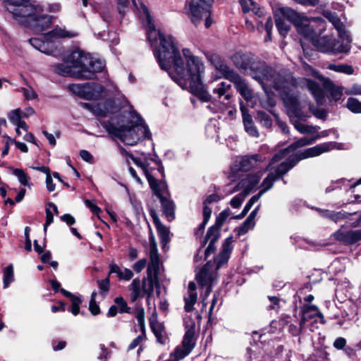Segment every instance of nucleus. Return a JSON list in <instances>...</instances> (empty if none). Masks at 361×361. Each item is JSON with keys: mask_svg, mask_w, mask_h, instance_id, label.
I'll return each instance as SVG.
<instances>
[{"mask_svg": "<svg viewBox=\"0 0 361 361\" xmlns=\"http://www.w3.org/2000/svg\"><path fill=\"white\" fill-rule=\"evenodd\" d=\"M147 38L161 69L169 71L173 67L177 75L172 78L183 89L189 90L204 102L211 101L212 95L205 89L201 78L204 66L198 57L193 56L189 49H183L185 65L173 37L156 30L154 26H149Z\"/></svg>", "mask_w": 361, "mask_h": 361, "instance_id": "nucleus-1", "label": "nucleus"}, {"mask_svg": "<svg viewBox=\"0 0 361 361\" xmlns=\"http://www.w3.org/2000/svg\"><path fill=\"white\" fill-rule=\"evenodd\" d=\"M123 117L126 119L122 120V124L118 126L112 122H104L102 125L110 134L118 137L126 145H134L149 137V129L140 117L132 113H128Z\"/></svg>", "mask_w": 361, "mask_h": 361, "instance_id": "nucleus-2", "label": "nucleus"}, {"mask_svg": "<svg viewBox=\"0 0 361 361\" xmlns=\"http://www.w3.org/2000/svg\"><path fill=\"white\" fill-rule=\"evenodd\" d=\"M266 86H271L280 92L290 121L294 118L306 119L301 111L298 97L292 93L294 84L291 75L287 71H276Z\"/></svg>", "mask_w": 361, "mask_h": 361, "instance_id": "nucleus-3", "label": "nucleus"}, {"mask_svg": "<svg viewBox=\"0 0 361 361\" xmlns=\"http://www.w3.org/2000/svg\"><path fill=\"white\" fill-rule=\"evenodd\" d=\"M231 61L239 71L249 73L263 88L276 72L264 62L255 59L250 53L237 52L232 56Z\"/></svg>", "mask_w": 361, "mask_h": 361, "instance_id": "nucleus-4", "label": "nucleus"}, {"mask_svg": "<svg viewBox=\"0 0 361 361\" xmlns=\"http://www.w3.org/2000/svg\"><path fill=\"white\" fill-rule=\"evenodd\" d=\"M341 144L336 142H325L314 147L306 149L302 152H299L290 157L286 161L282 162L277 169L273 171L279 179L281 176L286 174L296 164L304 159L314 157L322 154L324 152H329L333 149H341Z\"/></svg>", "mask_w": 361, "mask_h": 361, "instance_id": "nucleus-5", "label": "nucleus"}, {"mask_svg": "<svg viewBox=\"0 0 361 361\" xmlns=\"http://www.w3.org/2000/svg\"><path fill=\"white\" fill-rule=\"evenodd\" d=\"M66 59L67 62H70L74 69L83 73H85V72L90 73V78L87 80L94 79L95 73L101 72L105 66L102 61L92 57L89 54L79 49L72 51Z\"/></svg>", "mask_w": 361, "mask_h": 361, "instance_id": "nucleus-6", "label": "nucleus"}, {"mask_svg": "<svg viewBox=\"0 0 361 361\" xmlns=\"http://www.w3.org/2000/svg\"><path fill=\"white\" fill-rule=\"evenodd\" d=\"M299 33L305 38L309 39L313 45L320 51L338 53L346 52L349 49L350 43L343 40L342 44L336 42L330 37H317L310 26H302L299 28Z\"/></svg>", "mask_w": 361, "mask_h": 361, "instance_id": "nucleus-7", "label": "nucleus"}, {"mask_svg": "<svg viewBox=\"0 0 361 361\" xmlns=\"http://www.w3.org/2000/svg\"><path fill=\"white\" fill-rule=\"evenodd\" d=\"M29 0H3L7 11L19 23H26L30 21L36 13H42L41 6H35L29 4Z\"/></svg>", "mask_w": 361, "mask_h": 361, "instance_id": "nucleus-8", "label": "nucleus"}, {"mask_svg": "<svg viewBox=\"0 0 361 361\" xmlns=\"http://www.w3.org/2000/svg\"><path fill=\"white\" fill-rule=\"evenodd\" d=\"M149 257L150 262L147 267V284L144 280L143 292L150 296L153 292L154 286H159V258L155 240L153 237L149 238Z\"/></svg>", "mask_w": 361, "mask_h": 361, "instance_id": "nucleus-9", "label": "nucleus"}, {"mask_svg": "<svg viewBox=\"0 0 361 361\" xmlns=\"http://www.w3.org/2000/svg\"><path fill=\"white\" fill-rule=\"evenodd\" d=\"M213 0H191L189 4V17L192 22L197 25L201 20L205 18L204 25L209 28L212 21L209 18L210 6Z\"/></svg>", "mask_w": 361, "mask_h": 361, "instance_id": "nucleus-10", "label": "nucleus"}, {"mask_svg": "<svg viewBox=\"0 0 361 361\" xmlns=\"http://www.w3.org/2000/svg\"><path fill=\"white\" fill-rule=\"evenodd\" d=\"M69 89L85 99L97 100L106 95L104 87L94 82H86L83 85L73 84L69 86Z\"/></svg>", "mask_w": 361, "mask_h": 361, "instance_id": "nucleus-11", "label": "nucleus"}, {"mask_svg": "<svg viewBox=\"0 0 361 361\" xmlns=\"http://www.w3.org/2000/svg\"><path fill=\"white\" fill-rule=\"evenodd\" d=\"M262 161V158L259 154L241 157L236 159L231 166L228 173V178L234 181L237 178V173L239 171H247L257 166L259 162Z\"/></svg>", "mask_w": 361, "mask_h": 361, "instance_id": "nucleus-12", "label": "nucleus"}, {"mask_svg": "<svg viewBox=\"0 0 361 361\" xmlns=\"http://www.w3.org/2000/svg\"><path fill=\"white\" fill-rule=\"evenodd\" d=\"M240 4L244 13H251L254 23L259 32L264 30L262 19L264 18L263 11L257 6L253 0H240Z\"/></svg>", "mask_w": 361, "mask_h": 361, "instance_id": "nucleus-13", "label": "nucleus"}, {"mask_svg": "<svg viewBox=\"0 0 361 361\" xmlns=\"http://www.w3.org/2000/svg\"><path fill=\"white\" fill-rule=\"evenodd\" d=\"M53 67L54 72L62 76L73 77L77 79H87L90 78L88 72L83 73L82 72L78 71L77 69H74L70 62H67L66 57L62 63L56 64Z\"/></svg>", "mask_w": 361, "mask_h": 361, "instance_id": "nucleus-14", "label": "nucleus"}, {"mask_svg": "<svg viewBox=\"0 0 361 361\" xmlns=\"http://www.w3.org/2000/svg\"><path fill=\"white\" fill-rule=\"evenodd\" d=\"M261 176L258 174H249L245 178L242 179L237 185H235L228 194H233L242 190L244 197H246L259 183Z\"/></svg>", "mask_w": 361, "mask_h": 361, "instance_id": "nucleus-15", "label": "nucleus"}, {"mask_svg": "<svg viewBox=\"0 0 361 361\" xmlns=\"http://www.w3.org/2000/svg\"><path fill=\"white\" fill-rule=\"evenodd\" d=\"M304 68L306 71H310L313 76L318 78L322 82L324 88L329 92L334 100L338 101L341 99L342 96V87L336 86L331 80L324 78L320 75L317 71L313 70L309 65L305 64Z\"/></svg>", "mask_w": 361, "mask_h": 361, "instance_id": "nucleus-16", "label": "nucleus"}, {"mask_svg": "<svg viewBox=\"0 0 361 361\" xmlns=\"http://www.w3.org/2000/svg\"><path fill=\"white\" fill-rule=\"evenodd\" d=\"M207 58L214 68L226 79L230 80L237 73L219 55L207 54Z\"/></svg>", "mask_w": 361, "mask_h": 361, "instance_id": "nucleus-17", "label": "nucleus"}, {"mask_svg": "<svg viewBox=\"0 0 361 361\" xmlns=\"http://www.w3.org/2000/svg\"><path fill=\"white\" fill-rule=\"evenodd\" d=\"M276 16L281 17L283 20H287L288 21L293 23L297 27L298 32L300 27L309 26L303 23L304 18L300 14L288 7L279 8Z\"/></svg>", "mask_w": 361, "mask_h": 361, "instance_id": "nucleus-18", "label": "nucleus"}, {"mask_svg": "<svg viewBox=\"0 0 361 361\" xmlns=\"http://www.w3.org/2000/svg\"><path fill=\"white\" fill-rule=\"evenodd\" d=\"M166 188V183L164 182L157 183V190L154 191V194L159 198L161 203L164 213L166 214L168 220L171 221L174 219V204L162 196V190Z\"/></svg>", "mask_w": 361, "mask_h": 361, "instance_id": "nucleus-19", "label": "nucleus"}, {"mask_svg": "<svg viewBox=\"0 0 361 361\" xmlns=\"http://www.w3.org/2000/svg\"><path fill=\"white\" fill-rule=\"evenodd\" d=\"M209 85L212 90V92L217 95L218 99L224 98V100L228 101L231 98L229 91L231 89V85L226 82H218V80L215 79L212 81Z\"/></svg>", "mask_w": 361, "mask_h": 361, "instance_id": "nucleus-20", "label": "nucleus"}, {"mask_svg": "<svg viewBox=\"0 0 361 361\" xmlns=\"http://www.w3.org/2000/svg\"><path fill=\"white\" fill-rule=\"evenodd\" d=\"M310 311H314V314H318L321 317H322V314L319 312L318 307L315 305H305L302 309V317L300 321V326L297 327L295 325L291 324L289 326V331L294 336L298 335L300 331L305 328V323L307 321V317H310L312 315H308L307 314Z\"/></svg>", "mask_w": 361, "mask_h": 361, "instance_id": "nucleus-21", "label": "nucleus"}, {"mask_svg": "<svg viewBox=\"0 0 361 361\" xmlns=\"http://www.w3.org/2000/svg\"><path fill=\"white\" fill-rule=\"evenodd\" d=\"M316 139H317V137H312V138L302 137V138L298 140L297 141L292 143L287 149L275 154L273 157V158L271 159V164L279 161L284 157V155L287 151L295 150L297 148L305 147V146L309 145H312L315 142Z\"/></svg>", "mask_w": 361, "mask_h": 361, "instance_id": "nucleus-22", "label": "nucleus"}, {"mask_svg": "<svg viewBox=\"0 0 361 361\" xmlns=\"http://www.w3.org/2000/svg\"><path fill=\"white\" fill-rule=\"evenodd\" d=\"M214 279V273L213 271V266L210 262H207L196 275V280L201 287L212 285Z\"/></svg>", "mask_w": 361, "mask_h": 361, "instance_id": "nucleus-23", "label": "nucleus"}, {"mask_svg": "<svg viewBox=\"0 0 361 361\" xmlns=\"http://www.w3.org/2000/svg\"><path fill=\"white\" fill-rule=\"evenodd\" d=\"M230 81L233 83L237 91L246 100H250L252 97V92L248 87L246 81L237 73Z\"/></svg>", "mask_w": 361, "mask_h": 361, "instance_id": "nucleus-24", "label": "nucleus"}, {"mask_svg": "<svg viewBox=\"0 0 361 361\" xmlns=\"http://www.w3.org/2000/svg\"><path fill=\"white\" fill-rule=\"evenodd\" d=\"M233 242V238L232 236L227 238L223 245L222 250L220 254L215 258V262L216 264V269H219L224 264L227 262L230 254L232 251V243Z\"/></svg>", "mask_w": 361, "mask_h": 361, "instance_id": "nucleus-25", "label": "nucleus"}, {"mask_svg": "<svg viewBox=\"0 0 361 361\" xmlns=\"http://www.w3.org/2000/svg\"><path fill=\"white\" fill-rule=\"evenodd\" d=\"M39 13H36L32 20L27 22V25L43 31L50 26L51 20L49 16H39Z\"/></svg>", "mask_w": 361, "mask_h": 361, "instance_id": "nucleus-26", "label": "nucleus"}, {"mask_svg": "<svg viewBox=\"0 0 361 361\" xmlns=\"http://www.w3.org/2000/svg\"><path fill=\"white\" fill-rule=\"evenodd\" d=\"M243 114V121L246 132L252 137H257L259 136L258 130L254 124L252 116L247 113V110L241 107Z\"/></svg>", "mask_w": 361, "mask_h": 361, "instance_id": "nucleus-27", "label": "nucleus"}, {"mask_svg": "<svg viewBox=\"0 0 361 361\" xmlns=\"http://www.w3.org/2000/svg\"><path fill=\"white\" fill-rule=\"evenodd\" d=\"M130 0H116L118 4V9L120 13H125L126 11L130 4ZM135 8L138 11H142L147 16L149 12L146 6H145L140 0H131Z\"/></svg>", "mask_w": 361, "mask_h": 361, "instance_id": "nucleus-28", "label": "nucleus"}, {"mask_svg": "<svg viewBox=\"0 0 361 361\" xmlns=\"http://www.w3.org/2000/svg\"><path fill=\"white\" fill-rule=\"evenodd\" d=\"M78 33L75 31L67 30L65 28L57 27L52 31L45 35L47 39H51L53 38H73L75 37Z\"/></svg>", "mask_w": 361, "mask_h": 361, "instance_id": "nucleus-29", "label": "nucleus"}, {"mask_svg": "<svg viewBox=\"0 0 361 361\" xmlns=\"http://www.w3.org/2000/svg\"><path fill=\"white\" fill-rule=\"evenodd\" d=\"M219 238V231H218L217 228H216L214 227H211L208 230V231L207 233V235H206L207 240L209 239H211V240H210V242L209 243L207 248L204 251L205 258H207L210 253L214 252V250H215L214 244L217 241Z\"/></svg>", "mask_w": 361, "mask_h": 361, "instance_id": "nucleus-30", "label": "nucleus"}, {"mask_svg": "<svg viewBox=\"0 0 361 361\" xmlns=\"http://www.w3.org/2000/svg\"><path fill=\"white\" fill-rule=\"evenodd\" d=\"M307 86L308 90L311 92L313 97H314L317 104H322L324 98V92L319 85L310 80H307Z\"/></svg>", "mask_w": 361, "mask_h": 361, "instance_id": "nucleus-31", "label": "nucleus"}, {"mask_svg": "<svg viewBox=\"0 0 361 361\" xmlns=\"http://www.w3.org/2000/svg\"><path fill=\"white\" fill-rule=\"evenodd\" d=\"M329 20L334 25L335 28L338 30L339 37L347 43L351 42V39L349 35L345 32L343 23L341 20L335 16L329 13Z\"/></svg>", "mask_w": 361, "mask_h": 361, "instance_id": "nucleus-32", "label": "nucleus"}, {"mask_svg": "<svg viewBox=\"0 0 361 361\" xmlns=\"http://www.w3.org/2000/svg\"><path fill=\"white\" fill-rule=\"evenodd\" d=\"M133 161H134V163L139 167H140L142 169V170L143 171V172L145 173V176L149 182V186L151 188V189L153 190V191H156L157 193H158V190H157V180H156L155 178H154L147 171L145 165L144 164V163H142L139 159L137 158H134V157H131Z\"/></svg>", "mask_w": 361, "mask_h": 361, "instance_id": "nucleus-33", "label": "nucleus"}, {"mask_svg": "<svg viewBox=\"0 0 361 361\" xmlns=\"http://www.w3.org/2000/svg\"><path fill=\"white\" fill-rule=\"evenodd\" d=\"M152 216L153 219V221L158 230L162 243H167L169 240V230L164 225L161 224L158 216L155 214L154 212H152Z\"/></svg>", "mask_w": 361, "mask_h": 361, "instance_id": "nucleus-34", "label": "nucleus"}, {"mask_svg": "<svg viewBox=\"0 0 361 361\" xmlns=\"http://www.w3.org/2000/svg\"><path fill=\"white\" fill-rule=\"evenodd\" d=\"M81 106L86 109L92 111L94 115L97 116L105 117L107 116L108 111L104 105L95 104L92 105L89 103H82Z\"/></svg>", "mask_w": 361, "mask_h": 361, "instance_id": "nucleus-35", "label": "nucleus"}, {"mask_svg": "<svg viewBox=\"0 0 361 361\" xmlns=\"http://www.w3.org/2000/svg\"><path fill=\"white\" fill-rule=\"evenodd\" d=\"M298 118L293 119L292 123L294 125L295 128L302 134L307 133H315L318 130V128L312 126H307L303 123H300Z\"/></svg>", "mask_w": 361, "mask_h": 361, "instance_id": "nucleus-36", "label": "nucleus"}, {"mask_svg": "<svg viewBox=\"0 0 361 361\" xmlns=\"http://www.w3.org/2000/svg\"><path fill=\"white\" fill-rule=\"evenodd\" d=\"M131 291V299L135 301L141 294V281L139 279H135L130 285Z\"/></svg>", "mask_w": 361, "mask_h": 361, "instance_id": "nucleus-37", "label": "nucleus"}, {"mask_svg": "<svg viewBox=\"0 0 361 361\" xmlns=\"http://www.w3.org/2000/svg\"><path fill=\"white\" fill-rule=\"evenodd\" d=\"M11 169L13 174L18 178L19 182L22 185L27 187L30 186L29 183L30 177L25 173L23 169L14 168H11Z\"/></svg>", "mask_w": 361, "mask_h": 361, "instance_id": "nucleus-38", "label": "nucleus"}, {"mask_svg": "<svg viewBox=\"0 0 361 361\" xmlns=\"http://www.w3.org/2000/svg\"><path fill=\"white\" fill-rule=\"evenodd\" d=\"M14 280L13 267L9 264L4 270V287L8 288L11 282Z\"/></svg>", "mask_w": 361, "mask_h": 361, "instance_id": "nucleus-39", "label": "nucleus"}, {"mask_svg": "<svg viewBox=\"0 0 361 361\" xmlns=\"http://www.w3.org/2000/svg\"><path fill=\"white\" fill-rule=\"evenodd\" d=\"M193 337H194V330L192 329H188L185 332L183 342H182V345L185 348L189 350L190 351H191L192 350V348H194V343L192 342Z\"/></svg>", "mask_w": 361, "mask_h": 361, "instance_id": "nucleus-40", "label": "nucleus"}, {"mask_svg": "<svg viewBox=\"0 0 361 361\" xmlns=\"http://www.w3.org/2000/svg\"><path fill=\"white\" fill-rule=\"evenodd\" d=\"M275 22L279 33L283 36L286 35L290 30V25L281 17L278 16H276Z\"/></svg>", "mask_w": 361, "mask_h": 361, "instance_id": "nucleus-41", "label": "nucleus"}, {"mask_svg": "<svg viewBox=\"0 0 361 361\" xmlns=\"http://www.w3.org/2000/svg\"><path fill=\"white\" fill-rule=\"evenodd\" d=\"M197 293H189L188 296L185 298V310L186 312H189L192 310L193 305L197 302Z\"/></svg>", "mask_w": 361, "mask_h": 361, "instance_id": "nucleus-42", "label": "nucleus"}, {"mask_svg": "<svg viewBox=\"0 0 361 361\" xmlns=\"http://www.w3.org/2000/svg\"><path fill=\"white\" fill-rule=\"evenodd\" d=\"M329 69L338 73H344L348 75L353 74V68L348 65L329 64Z\"/></svg>", "mask_w": 361, "mask_h": 361, "instance_id": "nucleus-43", "label": "nucleus"}, {"mask_svg": "<svg viewBox=\"0 0 361 361\" xmlns=\"http://www.w3.org/2000/svg\"><path fill=\"white\" fill-rule=\"evenodd\" d=\"M257 120L259 122L266 128H271L272 126V121L270 116L264 111H258Z\"/></svg>", "mask_w": 361, "mask_h": 361, "instance_id": "nucleus-44", "label": "nucleus"}, {"mask_svg": "<svg viewBox=\"0 0 361 361\" xmlns=\"http://www.w3.org/2000/svg\"><path fill=\"white\" fill-rule=\"evenodd\" d=\"M347 107L354 113H361V102L355 98L350 97L348 99Z\"/></svg>", "mask_w": 361, "mask_h": 361, "instance_id": "nucleus-45", "label": "nucleus"}, {"mask_svg": "<svg viewBox=\"0 0 361 361\" xmlns=\"http://www.w3.org/2000/svg\"><path fill=\"white\" fill-rule=\"evenodd\" d=\"M276 180H277V177L275 176L274 173L270 172L262 182V186L264 187V189L262 190H264L265 192L269 190Z\"/></svg>", "mask_w": 361, "mask_h": 361, "instance_id": "nucleus-46", "label": "nucleus"}, {"mask_svg": "<svg viewBox=\"0 0 361 361\" xmlns=\"http://www.w3.org/2000/svg\"><path fill=\"white\" fill-rule=\"evenodd\" d=\"M356 212L354 213H345L342 212H332L331 213H329V219L334 222H338L341 220L345 219L348 218L349 216L352 214H355Z\"/></svg>", "mask_w": 361, "mask_h": 361, "instance_id": "nucleus-47", "label": "nucleus"}, {"mask_svg": "<svg viewBox=\"0 0 361 361\" xmlns=\"http://www.w3.org/2000/svg\"><path fill=\"white\" fill-rule=\"evenodd\" d=\"M191 351L185 348L183 345L181 348H177L174 353L171 355V356L174 357L173 361H178L184 358L187 356Z\"/></svg>", "mask_w": 361, "mask_h": 361, "instance_id": "nucleus-48", "label": "nucleus"}, {"mask_svg": "<svg viewBox=\"0 0 361 361\" xmlns=\"http://www.w3.org/2000/svg\"><path fill=\"white\" fill-rule=\"evenodd\" d=\"M149 324L153 333L157 338L158 341H160L162 336V327L153 319H149Z\"/></svg>", "mask_w": 361, "mask_h": 361, "instance_id": "nucleus-49", "label": "nucleus"}, {"mask_svg": "<svg viewBox=\"0 0 361 361\" xmlns=\"http://www.w3.org/2000/svg\"><path fill=\"white\" fill-rule=\"evenodd\" d=\"M334 238L344 242L345 243L350 244V233L349 231H344L341 229L338 230L334 234Z\"/></svg>", "mask_w": 361, "mask_h": 361, "instance_id": "nucleus-50", "label": "nucleus"}, {"mask_svg": "<svg viewBox=\"0 0 361 361\" xmlns=\"http://www.w3.org/2000/svg\"><path fill=\"white\" fill-rule=\"evenodd\" d=\"M22 118L21 111L20 109H16L11 111L8 114L9 121L13 124H18Z\"/></svg>", "mask_w": 361, "mask_h": 361, "instance_id": "nucleus-51", "label": "nucleus"}, {"mask_svg": "<svg viewBox=\"0 0 361 361\" xmlns=\"http://www.w3.org/2000/svg\"><path fill=\"white\" fill-rule=\"evenodd\" d=\"M230 214L229 210H224L221 212L219 216L216 217V226H214V228L219 229L221 227L224 221L226 220V219L228 217Z\"/></svg>", "mask_w": 361, "mask_h": 361, "instance_id": "nucleus-52", "label": "nucleus"}, {"mask_svg": "<svg viewBox=\"0 0 361 361\" xmlns=\"http://www.w3.org/2000/svg\"><path fill=\"white\" fill-rule=\"evenodd\" d=\"M255 223H252L250 220L246 219L242 226L237 228L238 235H241L245 234L250 228H253Z\"/></svg>", "mask_w": 361, "mask_h": 361, "instance_id": "nucleus-53", "label": "nucleus"}, {"mask_svg": "<svg viewBox=\"0 0 361 361\" xmlns=\"http://www.w3.org/2000/svg\"><path fill=\"white\" fill-rule=\"evenodd\" d=\"M71 301L72 302V307H71V311L74 315H77L79 313L80 305L82 300H81L80 298L75 296V297L73 298L71 300Z\"/></svg>", "mask_w": 361, "mask_h": 361, "instance_id": "nucleus-54", "label": "nucleus"}, {"mask_svg": "<svg viewBox=\"0 0 361 361\" xmlns=\"http://www.w3.org/2000/svg\"><path fill=\"white\" fill-rule=\"evenodd\" d=\"M350 233V244H354L359 240H361V229L349 231Z\"/></svg>", "mask_w": 361, "mask_h": 361, "instance_id": "nucleus-55", "label": "nucleus"}, {"mask_svg": "<svg viewBox=\"0 0 361 361\" xmlns=\"http://www.w3.org/2000/svg\"><path fill=\"white\" fill-rule=\"evenodd\" d=\"M99 288L101 293H106L109 290V277L106 278L104 280H98L97 281Z\"/></svg>", "mask_w": 361, "mask_h": 361, "instance_id": "nucleus-56", "label": "nucleus"}, {"mask_svg": "<svg viewBox=\"0 0 361 361\" xmlns=\"http://www.w3.org/2000/svg\"><path fill=\"white\" fill-rule=\"evenodd\" d=\"M245 198V197H244V194L240 192L238 195H236L231 200L230 204L233 208H238Z\"/></svg>", "mask_w": 361, "mask_h": 361, "instance_id": "nucleus-57", "label": "nucleus"}, {"mask_svg": "<svg viewBox=\"0 0 361 361\" xmlns=\"http://www.w3.org/2000/svg\"><path fill=\"white\" fill-rule=\"evenodd\" d=\"M22 92L27 99H33L37 96L35 90L30 87L22 88Z\"/></svg>", "mask_w": 361, "mask_h": 361, "instance_id": "nucleus-58", "label": "nucleus"}, {"mask_svg": "<svg viewBox=\"0 0 361 361\" xmlns=\"http://www.w3.org/2000/svg\"><path fill=\"white\" fill-rule=\"evenodd\" d=\"M115 302L118 306V307L120 309V312H128V307L127 303L126 302V301L123 300V298H121V297L116 298L115 299Z\"/></svg>", "mask_w": 361, "mask_h": 361, "instance_id": "nucleus-59", "label": "nucleus"}, {"mask_svg": "<svg viewBox=\"0 0 361 361\" xmlns=\"http://www.w3.org/2000/svg\"><path fill=\"white\" fill-rule=\"evenodd\" d=\"M135 314L138 324L145 322V310L142 307H136L135 310Z\"/></svg>", "mask_w": 361, "mask_h": 361, "instance_id": "nucleus-60", "label": "nucleus"}, {"mask_svg": "<svg viewBox=\"0 0 361 361\" xmlns=\"http://www.w3.org/2000/svg\"><path fill=\"white\" fill-rule=\"evenodd\" d=\"M147 264V259H142L137 262H136L133 264V269L135 272L140 273L146 266Z\"/></svg>", "mask_w": 361, "mask_h": 361, "instance_id": "nucleus-61", "label": "nucleus"}, {"mask_svg": "<svg viewBox=\"0 0 361 361\" xmlns=\"http://www.w3.org/2000/svg\"><path fill=\"white\" fill-rule=\"evenodd\" d=\"M54 221V216L49 209H46V223L44 226V231L47 232V226Z\"/></svg>", "mask_w": 361, "mask_h": 361, "instance_id": "nucleus-62", "label": "nucleus"}, {"mask_svg": "<svg viewBox=\"0 0 361 361\" xmlns=\"http://www.w3.org/2000/svg\"><path fill=\"white\" fill-rule=\"evenodd\" d=\"M146 338L145 335H140L136 337L129 345L128 350H133L142 341H143Z\"/></svg>", "mask_w": 361, "mask_h": 361, "instance_id": "nucleus-63", "label": "nucleus"}, {"mask_svg": "<svg viewBox=\"0 0 361 361\" xmlns=\"http://www.w3.org/2000/svg\"><path fill=\"white\" fill-rule=\"evenodd\" d=\"M347 94H359L361 95V85L355 84L350 89L345 91Z\"/></svg>", "mask_w": 361, "mask_h": 361, "instance_id": "nucleus-64", "label": "nucleus"}]
</instances>
